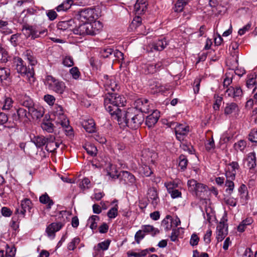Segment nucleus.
I'll use <instances>...</instances> for the list:
<instances>
[{
	"instance_id": "4468645a",
	"label": "nucleus",
	"mask_w": 257,
	"mask_h": 257,
	"mask_svg": "<svg viewBox=\"0 0 257 257\" xmlns=\"http://www.w3.org/2000/svg\"><path fill=\"white\" fill-rule=\"evenodd\" d=\"M228 234V225L224 221H220L216 227V238L217 242L222 241Z\"/></svg>"
},
{
	"instance_id": "b1692460",
	"label": "nucleus",
	"mask_w": 257,
	"mask_h": 257,
	"mask_svg": "<svg viewBox=\"0 0 257 257\" xmlns=\"http://www.w3.org/2000/svg\"><path fill=\"white\" fill-rule=\"evenodd\" d=\"M160 117V112L157 110H153L152 113L148 115L146 120V124L150 128L153 126L158 121Z\"/></svg>"
},
{
	"instance_id": "e433bc0d",
	"label": "nucleus",
	"mask_w": 257,
	"mask_h": 257,
	"mask_svg": "<svg viewBox=\"0 0 257 257\" xmlns=\"http://www.w3.org/2000/svg\"><path fill=\"white\" fill-rule=\"evenodd\" d=\"M110 240L106 239L101 241L97 244V245L94 247V249L96 251L99 252L100 250L105 251L108 249L110 244Z\"/></svg>"
},
{
	"instance_id": "393cba45",
	"label": "nucleus",
	"mask_w": 257,
	"mask_h": 257,
	"mask_svg": "<svg viewBox=\"0 0 257 257\" xmlns=\"http://www.w3.org/2000/svg\"><path fill=\"white\" fill-rule=\"evenodd\" d=\"M240 202L243 204L246 203L248 199V190L245 185L242 184L238 189Z\"/></svg>"
},
{
	"instance_id": "9b49d317",
	"label": "nucleus",
	"mask_w": 257,
	"mask_h": 257,
	"mask_svg": "<svg viewBox=\"0 0 257 257\" xmlns=\"http://www.w3.org/2000/svg\"><path fill=\"white\" fill-rule=\"evenodd\" d=\"M33 207V204L31 200L28 198H25L21 202V207L17 208L16 213L18 214L20 217H25L26 212L31 211Z\"/></svg>"
},
{
	"instance_id": "603ef678",
	"label": "nucleus",
	"mask_w": 257,
	"mask_h": 257,
	"mask_svg": "<svg viewBox=\"0 0 257 257\" xmlns=\"http://www.w3.org/2000/svg\"><path fill=\"white\" fill-rule=\"evenodd\" d=\"M14 101L11 97H6L4 101V105L2 107L3 110H8L13 106Z\"/></svg>"
},
{
	"instance_id": "f3484780",
	"label": "nucleus",
	"mask_w": 257,
	"mask_h": 257,
	"mask_svg": "<svg viewBox=\"0 0 257 257\" xmlns=\"http://www.w3.org/2000/svg\"><path fill=\"white\" fill-rule=\"evenodd\" d=\"M54 114L55 116H57L60 119V122L63 126L67 127L69 125L68 120H67L65 115L64 114V110L63 107L59 105L56 104L54 108Z\"/></svg>"
},
{
	"instance_id": "ea45409f",
	"label": "nucleus",
	"mask_w": 257,
	"mask_h": 257,
	"mask_svg": "<svg viewBox=\"0 0 257 257\" xmlns=\"http://www.w3.org/2000/svg\"><path fill=\"white\" fill-rule=\"evenodd\" d=\"M99 220V217L97 215H92L88 220L87 224L89 225V227L94 230L96 229L97 226V222Z\"/></svg>"
},
{
	"instance_id": "4c0bfd02",
	"label": "nucleus",
	"mask_w": 257,
	"mask_h": 257,
	"mask_svg": "<svg viewBox=\"0 0 257 257\" xmlns=\"http://www.w3.org/2000/svg\"><path fill=\"white\" fill-rule=\"evenodd\" d=\"M72 0H66L56 8L58 12H65L69 10L72 4Z\"/></svg>"
},
{
	"instance_id": "f03ea898",
	"label": "nucleus",
	"mask_w": 257,
	"mask_h": 257,
	"mask_svg": "<svg viewBox=\"0 0 257 257\" xmlns=\"http://www.w3.org/2000/svg\"><path fill=\"white\" fill-rule=\"evenodd\" d=\"M116 120L119 124L125 123L132 129H137L144 122V115L142 112H137L134 108H130L126 112L123 111Z\"/></svg>"
},
{
	"instance_id": "473e14b6",
	"label": "nucleus",
	"mask_w": 257,
	"mask_h": 257,
	"mask_svg": "<svg viewBox=\"0 0 257 257\" xmlns=\"http://www.w3.org/2000/svg\"><path fill=\"white\" fill-rule=\"evenodd\" d=\"M145 233L150 234L152 236H155L159 233V230L151 225H144L141 226Z\"/></svg>"
},
{
	"instance_id": "de8ad7c7",
	"label": "nucleus",
	"mask_w": 257,
	"mask_h": 257,
	"mask_svg": "<svg viewBox=\"0 0 257 257\" xmlns=\"http://www.w3.org/2000/svg\"><path fill=\"white\" fill-rule=\"evenodd\" d=\"M189 0H178L175 4V11L181 12L184 7L188 3Z\"/></svg>"
},
{
	"instance_id": "c9c22d12",
	"label": "nucleus",
	"mask_w": 257,
	"mask_h": 257,
	"mask_svg": "<svg viewBox=\"0 0 257 257\" xmlns=\"http://www.w3.org/2000/svg\"><path fill=\"white\" fill-rule=\"evenodd\" d=\"M55 138L53 135L49 136V143L46 146V150L48 151L52 152L57 149L59 145L58 143L55 142Z\"/></svg>"
},
{
	"instance_id": "680f3d73",
	"label": "nucleus",
	"mask_w": 257,
	"mask_h": 257,
	"mask_svg": "<svg viewBox=\"0 0 257 257\" xmlns=\"http://www.w3.org/2000/svg\"><path fill=\"white\" fill-rule=\"evenodd\" d=\"M44 100L50 106H53L55 102V97L51 94H46L44 96Z\"/></svg>"
},
{
	"instance_id": "bb28decb",
	"label": "nucleus",
	"mask_w": 257,
	"mask_h": 257,
	"mask_svg": "<svg viewBox=\"0 0 257 257\" xmlns=\"http://www.w3.org/2000/svg\"><path fill=\"white\" fill-rule=\"evenodd\" d=\"M19 102L20 104L28 108V110L32 106H34V102L33 100L28 95H21L18 98Z\"/></svg>"
},
{
	"instance_id": "774afa93",
	"label": "nucleus",
	"mask_w": 257,
	"mask_h": 257,
	"mask_svg": "<svg viewBox=\"0 0 257 257\" xmlns=\"http://www.w3.org/2000/svg\"><path fill=\"white\" fill-rule=\"evenodd\" d=\"M6 252L5 253V257H14L15 255L16 249L13 247H9L7 245Z\"/></svg>"
},
{
	"instance_id": "6ab92c4d",
	"label": "nucleus",
	"mask_w": 257,
	"mask_h": 257,
	"mask_svg": "<svg viewBox=\"0 0 257 257\" xmlns=\"http://www.w3.org/2000/svg\"><path fill=\"white\" fill-rule=\"evenodd\" d=\"M239 111V107L234 102L227 103L224 108V114L229 116H236Z\"/></svg>"
},
{
	"instance_id": "338daca9",
	"label": "nucleus",
	"mask_w": 257,
	"mask_h": 257,
	"mask_svg": "<svg viewBox=\"0 0 257 257\" xmlns=\"http://www.w3.org/2000/svg\"><path fill=\"white\" fill-rule=\"evenodd\" d=\"M113 52V49L111 48H103L100 51V54L103 58H107Z\"/></svg>"
},
{
	"instance_id": "a19ab883",
	"label": "nucleus",
	"mask_w": 257,
	"mask_h": 257,
	"mask_svg": "<svg viewBox=\"0 0 257 257\" xmlns=\"http://www.w3.org/2000/svg\"><path fill=\"white\" fill-rule=\"evenodd\" d=\"M91 24L87 22H83V24L79 25L76 28L75 27V31L79 32H91Z\"/></svg>"
},
{
	"instance_id": "49530a36",
	"label": "nucleus",
	"mask_w": 257,
	"mask_h": 257,
	"mask_svg": "<svg viewBox=\"0 0 257 257\" xmlns=\"http://www.w3.org/2000/svg\"><path fill=\"white\" fill-rule=\"evenodd\" d=\"M256 75L254 74H250L247 75L246 80V86L248 88L250 89L252 88L256 84Z\"/></svg>"
},
{
	"instance_id": "423d86ee",
	"label": "nucleus",
	"mask_w": 257,
	"mask_h": 257,
	"mask_svg": "<svg viewBox=\"0 0 257 257\" xmlns=\"http://www.w3.org/2000/svg\"><path fill=\"white\" fill-rule=\"evenodd\" d=\"M142 165L139 169V172L142 176L149 177L152 174L153 171L151 169L150 164H154V162L152 159L151 153L145 155V152H143L141 158Z\"/></svg>"
},
{
	"instance_id": "a18cd8bd",
	"label": "nucleus",
	"mask_w": 257,
	"mask_h": 257,
	"mask_svg": "<svg viewBox=\"0 0 257 257\" xmlns=\"http://www.w3.org/2000/svg\"><path fill=\"white\" fill-rule=\"evenodd\" d=\"M149 253V250L147 249L141 250L140 252H135L129 251L127 252L128 257H145Z\"/></svg>"
},
{
	"instance_id": "f8f14e48",
	"label": "nucleus",
	"mask_w": 257,
	"mask_h": 257,
	"mask_svg": "<svg viewBox=\"0 0 257 257\" xmlns=\"http://www.w3.org/2000/svg\"><path fill=\"white\" fill-rule=\"evenodd\" d=\"M225 95L226 97H231L234 100H240L243 96V91L241 87L239 86L228 87L225 92Z\"/></svg>"
},
{
	"instance_id": "13d9d810",
	"label": "nucleus",
	"mask_w": 257,
	"mask_h": 257,
	"mask_svg": "<svg viewBox=\"0 0 257 257\" xmlns=\"http://www.w3.org/2000/svg\"><path fill=\"white\" fill-rule=\"evenodd\" d=\"M179 166L181 168V169L184 170L186 168L188 164V160L185 156L181 155L179 158Z\"/></svg>"
},
{
	"instance_id": "f257e3e1",
	"label": "nucleus",
	"mask_w": 257,
	"mask_h": 257,
	"mask_svg": "<svg viewBox=\"0 0 257 257\" xmlns=\"http://www.w3.org/2000/svg\"><path fill=\"white\" fill-rule=\"evenodd\" d=\"M125 102L126 99L123 96L115 93H108L104 99L105 109L115 119L122 115L123 111L119 107L124 106Z\"/></svg>"
},
{
	"instance_id": "0eeeda50",
	"label": "nucleus",
	"mask_w": 257,
	"mask_h": 257,
	"mask_svg": "<svg viewBox=\"0 0 257 257\" xmlns=\"http://www.w3.org/2000/svg\"><path fill=\"white\" fill-rule=\"evenodd\" d=\"M162 67V64L161 62L148 61L142 65V69L146 74L155 73L160 71Z\"/></svg>"
},
{
	"instance_id": "3c124183",
	"label": "nucleus",
	"mask_w": 257,
	"mask_h": 257,
	"mask_svg": "<svg viewBox=\"0 0 257 257\" xmlns=\"http://www.w3.org/2000/svg\"><path fill=\"white\" fill-rule=\"evenodd\" d=\"M118 206L116 204L113 207H111L107 212V216L110 219L115 218L118 215Z\"/></svg>"
},
{
	"instance_id": "79ce46f5",
	"label": "nucleus",
	"mask_w": 257,
	"mask_h": 257,
	"mask_svg": "<svg viewBox=\"0 0 257 257\" xmlns=\"http://www.w3.org/2000/svg\"><path fill=\"white\" fill-rule=\"evenodd\" d=\"M10 70L6 68H0V79L2 81L4 80H9L10 79Z\"/></svg>"
},
{
	"instance_id": "5701e85b",
	"label": "nucleus",
	"mask_w": 257,
	"mask_h": 257,
	"mask_svg": "<svg viewBox=\"0 0 257 257\" xmlns=\"http://www.w3.org/2000/svg\"><path fill=\"white\" fill-rule=\"evenodd\" d=\"M12 118L15 121H24L28 118L27 111L23 108L20 107L17 109L16 113L12 114Z\"/></svg>"
},
{
	"instance_id": "2eb2a0df",
	"label": "nucleus",
	"mask_w": 257,
	"mask_h": 257,
	"mask_svg": "<svg viewBox=\"0 0 257 257\" xmlns=\"http://www.w3.org/2000/svg\"><path fill=\"white\" fill-rule=\"evenodd\" d=\"M239 168V165L237 162L233 161L229 163L226 168L225 177L227 180H234L236 171Z\"/></svg>"
},
{
	"instance_id": "72a5a7b5",
	"label": "nucleus",
	"mask_w": 257,
	"mask_h": 257,
	"mask_svg": "<svg viewBox=\"0 0 257 257\" xmlns=\"http://www.w3.org/2000/svg\"><path fill=\"white\" fill-rule=\"evenodd\" d=\"M247 166L250 169H254L256 166V159L254 152L248 154L247 158Z\"/></svg>"
},
{
	"instance_id": "37998d69",
	"label": "nucleus",
	"mask_w": 257,
	"mask_h": 257,
	"mask_svg": "<svg viewBox=\"0 0 257 257\" xmlns=\"http://www.w3.org/2000/svg\"><path fill=\"white\" fill-rule=\"evenodd\" d=\"M86 152L91 156H95L97 154V149L96 147L92 144H87L84 147Z\"/></svg>"
},
{
	"instance_id": "412c9836",
	"label": "nucleus",
	"mask_w": 257,
	"mask_h": 257,
	"mask_svg": "<svg viewBox=\"0 0 257 257\" xmlns=\"http://www.w3.org/2000/svg\"><path fill=\"white\" fill-rule=\"evenodd\" d=\"M31 140L33 143L37 148H40L46 145V146L49 143V136L45 138L43 136H37L31 137Z\"/></svg>"
},
{
	"instance_id": "8fccbe9b",
	"label": "nucleus",
	"mask_w": 257,
	"mask_h": 257,
	"mask_svg": "<svg viewBox=\"0 0 257 257\" xmlns=\"http://www.w3.org/2000/svg\"><path fill=\"white\" fill-rule=\"evenodd\" d=\"M80 239L78 237H75L73 238L70 242L67 244V249L68 250H74L76 246L80 243Z\"/></svg>"
},
{
	"instance_id": "f704fd0d",
	"label": "nucleus",
	"mask_w": 257,
	"mask_h": 257,
	"mask_svg": "<svg viewBox=\"0 0 257 257\" xmlns=\"http://www.w3.org/2000/svg\"><path fill=\"white\" fill-rule=\"evenodd\" d=\"M39 201L42 204H47V208L48 209H50L54 204L53 201L50 199L47 193L40 196Z\"/></svg>"
},
{
	"instance_id": "4d7b16f0",
	"label": "nucleus",
	"mask_w": 257,
	"mask_h": 257,
	"mask_svg": "<svg viewBox=\"0 0 257 257\" xmlns=\"http://www.w3.org/2000/svg\"><path fill=\"white\" fill-rule=\"evenodd\" d=\"M62 63L66 67H71L74 65L73 59L70 56H66L63 57L62 59Z\"/></svg>"
},
{
	"instance_id": "a878e982",
	"label": "nucleus",
	"mask_w": 257,
	"mask_h": 257,
	"mask_svg": "<svg viewBox=\"0 0 257 257\" xmlns=\"http://www.w3.org/2000/svg\"><path fill=\"white\" fill-rule=\"evenodd\" d=\"M82 126L85 131L89 133H93L95 130V122L94 120L92 118L83 120L82 121Z\"/></svg>"
},
{
	"instance_id": "6e6552de",
	"label": "nucleus",
	"mask_w": 257,
	"mask_h": 257,
	"mask_svg": "<svg viewBox=\"0 0 257 257\" xmlns=\"http://www.w3.org/2000/svg\"><path fill=\"white\" fill-rule=\"evenodd\" d=\"M65 220L53 222L50 224L46 228V233L49 238L53 239L55 237V233L59 231L64 226Z\"/></svg>"
},
{
	"instance_id": "052dcab7",
	"label": "nucleus",
	"mask_w": 257,
	"mask_h": 257,
	"mask_svg": "<svg viewBox=\"0 0 257 257\" xmlns=\"http://www.w3.org/2000/svg\"><path fill=\"white\" fill-rule=\"evenodd\" d=\"M41 127L44 131H46L48 133H52L54 130L53 124L49 121L43 122Z\"/></svg>"
},
{
	"instance_id": "bf43d9fd",
	"label": "nucleus",
	"mask_w": 257,
	"mask_h": 257,
	"mask_svg": "<svg viewBox=\"0 0 257 257\" xmlns=\"http://www.w3.org/2000/svg\"><path fill=\"white\" fill-rule=\"evenodd\" d=\"M181 229V227H179L177 228H173L172 229V231L170 235V239L171 241L175 242L178 240V237L179 235L180 231Z\"/></svg>"
},
{
	"instance_id": "c03bdc74",
	"label": "nucleus",
	"mask_w": 257,
	"mask_h": 257,
	"mask_svg": "<svg viewBox=\"0 0 257 257\" xmlns=\"http://www.w3.org/2000/svg\"><path fill=\"white\" fill-rule=\"evenodd\" d=\"M170 218L171 215H168L162 221L161 225L166 231L170 230L172 228Z\"/></svg>"
},
{
	"instance_id": "6e6d98bb",
	"label": "nucleus",
	"mask_w": 257,
	"mask_h": 257,
	"mask_svg": "<svg viewBox=\"0 0 257 257\" xmlns=\"http://www.w3.org/2000/svg\"><path fill=\"white\" fill-rule=\"evenodd\" d=\"M233 180H227L225 183V186L226 187V192L229 194H231L234 188V183Z\"/></svg>"
},
{
	"instance_id": "a211bd4d",
	"label": "nucleus",
	"mask_w": 257,
	"mask_h": 257,
	"mask_svg": "<svg viewBox=\"0 0 257 257\" xmlns=\"http://www.w3.org/2000/svg\"><path fill=\"white\" fill-rule=\"evenodd\" d=\"M103 81V85L106 90L108 91L110 90L114 91L118 89L117 84L116 83L114 78L113 77H109L107 75L104 76Z\"/></svg>"
},
{
	"instance_id": "5fc2aeb1",
	"label": "nucleus",
	"mask_w": 257,
	"mask_h": 257,
	"mask_svg": "<svg viewBox=\"0 0 257 257\" xmlns=\"http://www.w3.org/2000/svg\"><path fill=\"white\" fill-rule=\"evenodd\" d=\"M215 101L213 103V108L215 110H219L222 101V97L218 94H215L214 96Z\"/></svg>"
},
{
	"instance_id": "09e8293b",
	"label": "nucleus",
	"mask_w": 257,
	"mask_h": 257,
	"mask_svg": "<svg viewBox=\"0 0 257 257\" xmlns=\"http://www.w3.org/2000/svg\"><path fill=\"white\" fill-rule=\"evenodd\" d=\"M103 24L99 21H94L92 24H91V32H96L102 30Z\"/></svg>"
},
{
	"instance_id": "aec40b11",
	"label": "nucleus",
	"mask_w": 257,
	"mask_h": 257,
	"mask_svg": "<svg viewBox=\"0 0 257 257\" xmlns=\"http://www.w3.org/2000/svg\"><path fill=\"white\" fill-rule=\"evenodd\" d=\"M75 23L73 20L68 21H62L58 23L57 28L60 31H67L73 32L75 31Z\"/></svg>"
},
{
	"instance_id": "69168bd1",
	"label": "nucleus",
	"mask_w": 257,
	"mask_h": 257,
	"mask_svg": "<svg viewBox=\"0 0 257 257\" xmlns=\"http://www.w3.org/2000/svg\"><path fill=\"white\" fill-rule=\"evenodd\" d=\"M199 183H197V181L194 179L189 180L188 181L187 185L188 186L189 190L191 191L194 192L196 189L197 188V186Z\"/></svg>"
},
{
	"instance_id": "58836bf2",
	"label": "nucleus",
	"mask_w": 257,
	"mask_h": 257,
	"mask_svg": "<svg viewBox=\"0 0 257 257\" xmlns=\"http://www.w3.org/2000/svg\"><path fill=\"white\" fill-rule=\"evenodd\" d=\"M253 219L252 217H247L243 220L237 227L238 230L239 232H243L244 231L245 228L249 225H250L253 222Z\"/></svg>"
},
{
	"instance_id": "0e129e2a",
	"label": "nucleus",
	"mask_w": 257,
	"mask_h": 257,
	"mask_svg": "<svg viewBox=\"0 0 257 257\" xmlns=\"http://www.w3.org/2000/svg\"><path fill=\"white\" fill-rule=\"evenodd\" d=\"M248 139L252 143H257V129L251 130L248 134Z\"/></svg>"
},
{
	"instance_id": "39448f33",
	"label": "nucleus",
	"mask_w": 257,
	"mask_h": 257,
	"mask_svg": "<svg viewBox=\"0 0 257 257\" xmlns=\"http://www.w3.org/2000/svg\"><path fill=\"white\" fill-rule=\"evenodd\" d=\"M79 19L82 22L91 23L100 16L99 9L87 8L78 12Z\"/></svg>"
},
{
	"instance_id": "2f4dec72",
	"label": "nucleus",
	"mask_w": 257,
	"mask_h": 257,
	"mask_svg": "<svg viewBox=\"0 0 257 257\" xmlns=\"http://www.w3.org/2000/svg\"><path fill=\"white\" fill-rule=\"evenodd\" d=\"M143 27L142 25V18L139 16L135 17L130 25V29L133 31H139V28Z\"/></svg>"
},
{
	"instance_id": "4be33fe9",
	"label": "nucleus",
	"mask_w": 257,
	"mask_h": 257,
	"mask_svg": "<svg viewBox=\"0 0 257 257\" xmlns=\"http://www.w3.org/2000/svg\"><path fill=\"white\" fill-rule=\"evenodd\" d=\"M147 197L149 201L151 202L154 207H156L160 202L157 191L155 188L149 189Z\"/></svg>"
},
{
	"instance_id": "c85d7f7f",
	"label": "nucleus",
	"mask_w": 257,
	"mask_h": 257,
	"mask_svg": "<svg viewBox=\"0 0 257 257\" xmlns=\"http://www.w3.org/2000/svg\"><path fill=\"white\" fill-rule=\"evenodd\" d=\"M107 175L111 179H116L119 177V174L115 165L109 164L106 168Z\"/></svg>"
},
{
	"instance_id": "cd10ccee",
	"label": "nucleus",
	"mask_w": 257,
	"mask_h": 257,
	"mask_svg": "<svg viewBox=\"0 0 257 257\" xmlns=\"http://www.w3.org/2000/svg\"><path fill=\"white\" fill-rule=\"evenodd\" d=\"M147 9V5L143 0H138L134 6V9L137 15H142Z\"/></svg>"
},
{
	"instance_id": "c756f323",
	"label": "nucleus",
	"mask_w": 257,
	"mask_h": 257,
	"mask_svg": "<svg viewBox=\"0 0 257 257\" xmlns=\"http://www.w3.org/2000/svg\"><path fill=\"white\" fill-rule=\"evenodd\" d=\"M29 113L31 114L33 118L38 119L43 116L44 110L42 108H36L34 105L29 108Z\"/></svg>"
},
{
	"instance_id": "dca6fc26",
	"label": "nucleus",
	"mask_w": 257,
	"mask_h": 257,
	"mask_svg": "<svg viewBox=\"0 0 257 257\" xmlns=\"http://www.w3.org/2000/svg\"><path fill=\"white\" fill-rule=\"evenodd\" d=\"M119 177L120 183L123 184H133L136 181L134 175L126 171L120 172L119 174Z\"/></svg>"
},
{
	"instance_id": "20e7f679",
	"label": "nucleus",
	"mask_w": 257,
	"mask_h": 257,
	"mask_svg": "<svg viewBox=\"0 0 257 257\" xmlns=\"http://www.w3.org/2000/svg\"><path fill=\"white\" fill-rule=\"evenodd\" d=\"M45 84L49 90L60 95L63 94L66 89V86L64 82L56 78L52 75L46 76Z\"/></svg>"
},
{
	"instance_id": "9d476101",
	"label": "nucleus",
	"mask_w": 257,
	"mask_h": 257,
	"mask_svg": "<svg viewBox=\"0 0 257 257\" xmlns=\"http://www.w3.org/2000/svg\"><path fill=\"white\" fill-rule=\"evenodd\" d=\"M135 107L133 108L136 109L137 112L147 113L150 112V107L149 101L147 99L140 98L136 100L134 103Z\"/></svg>"
},
{
	"instance_id": "e2e57ef3",
	"label": "nucleus",
	"mask_w": 257,
	"mask_h": 257,
	"mask_svg": "<svg viewBox=\"0 0 257 257\" xmlns=\"http://www.w3.org/2000/svg\"><path fill=\"white\" fill-rule=\"evenodd\" d=\"M246 146V141L241 140L234 144L236 150L243 152Z\"/></svg>"
},
{
	"instance_id": "864d4df0",
	"label": "nucleus",
	"mask_w": 257,
	"mask_h": 257,
	"mask_svg": "<svg viewBox=\"0 0 257 257\" xmlns=\"http://www.w3.org/2000/svg\"><path fill=\"white\" fill-rule=\"evenodd\" d=\"M232 72H228L226 73L225 78L223 80V86L224 87H228V86L232 83Z\"/></svg>"
},
{
	"instance_id": "7c9ffc66",
	"label": "nucleus",
	"mask_w": 257,
	"mask_h": 257,
	"mask_svg": "<svg viewBox=\"0 0 257 257\" xmlns=\"http://www.w3.org/2000/svg\"><path fill=\"white\" fill-rule=\"evenodd\" d=\"M23 57L28 61L31 66H35L37 63L36 58L34 56L33 52L30 50L25 51L23 54Z\"/></svg>"
},
{
	"instance_id": "1a4fd4ad",
	"label": "nucleus",
	"mask_w": 257,
	"mask_h": 257,
	"mask_svg": "<svg viewBox=\"0 0 257 257\" xmlns=\"http://www.w3.org/2000/svg\"><path fill=\"white\" fill-rule=\"evenodd\" d=\"M172 124H176L175 132L177 139L180 142L184 141L189 132V126L183 124H178V123L174 122L170 125V127L172 126Z\"/></svg>"
},
{
	"instance_id": "7ed1b4c3",
	"label": "nucleus",
	"mask_w": 257,
	"mask_h": 257,
	"mask_svg": "<svg viewBox=\"0 0 257 257\" xmlns=\"http://www.w3.org/2000/svg\"><path fill=\"white\" fill-rule=\"evenodd\" d=\"M13 66L16 70L18 73L22 77L25 78L30 83L34 82V70L32 67L27 66L23 60L19 57H15L13 60Z\"/></svg>"
},
{
	"instance_id": "ddd939ff",
	"label": "nucleus",
	"mask_w": 257,
	"mask_h": 257,
	"mask_svg": "<svg viewBox=\"0 0 257 257\" xmlns=\"http://www.w3.org/2000/svg\"><path fill=\"white\" fill-rule=\"evenodd\" d=\"M167 45V43L165 39L158 40L156 42L148 45L146 47V50L148 53H152L154 51H161L165 49Z\"/></svg>"
}]
</instances>
